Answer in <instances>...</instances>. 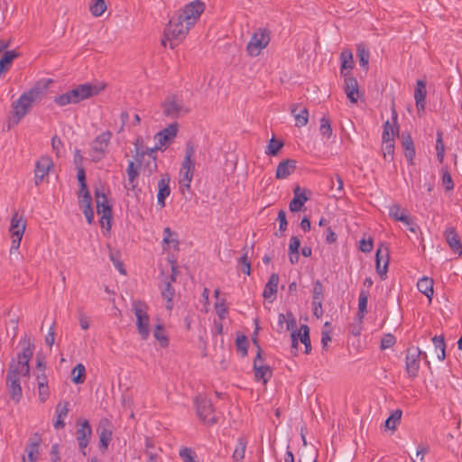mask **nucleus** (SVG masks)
<instances>
[{"instance_id": "37", "label": "nucleus", "mask_w": 462, "mask_h": 462, "mask_svg": "<svg viewBox=\"0 0 462 462\" xmlns=\"http://www.w3.org/2000/svg\"><path fill=\"white\" fill-rule=\"evenodd\" d=\"M247 441L245 438H239L236 443V446L235 448V450L233 452L232 457L235 462H242L245 454V448H246Z\"/></svg>"}, {"instance_id": "35", "label": "nucleus", "mask_w": 462, "mask_h": 462, "mask_svg": "<svg viewBox=\"0 0 462 462\" xmlns=\"http://www.w3.org/2000/svg\"><path fill=\"white\" fill-rule=\"evenodd\" d=\"M195 153V148L193 144L188 143L185 149V157L181 164L180 171H194V162L192 161V157Z\"/></svg>"}, {"instance_id": "2", "label": "nucleus", "mask_w": 462, "mask_h": 462, "mask_svg": "<svg viewBox=\"0 0 462 462\" xmlns=\"http://www.w3.org/2000/svg\"><path fill=\"white\" fill-rule=\"evenodd\" d=\"M22 352L17 355V361L13 360L10 363L8 376L17 377L21 379L23 376H28L30 373L29 362L32 357L34 351V344L30 337L24 335L21 339Z\"/></svg>"}, {"instance_id": "56", "label": "nucleus", "mask_w": 462, "mask_h": 462, "mask_svg": "<svg viewBox=\"0 0 462 462\" xmlns=\"http://www.w3.org/2000/svg\"><path fill=\"white\" fill-rule=\"evenodd\" d=\"M79 207H87V206H91L92 205V199H91V195H90V192L88 191V189H83V191H81V189H79Z\"/></svg>"}, {"instance_id": "9", "label": "nucleus", "mask_w": 462, "mask_h": 462, "mask_svg": "<svg viewBox=\"0 0 462 462\" xmlns=\"http://www.w3.org/2000/svg\"><path fill=\"white\" fill-rule=\"evenodd\" d=\"M198 416L208 424L217 422V417L213 408L212 402L206 396L199 395L195 399Z\"/></svg>"}, {"instance_id": "5", "label": "nucleus", "mask_w": 462, "mask_h": 462, "mask_svg": "<svg viewBox=\"0 0 462 462\" xmlns=\"http://www.w3.org/2000/svg\"><path fill=\"white\" fill-rule=\"evenodd\" d=\"M148 305L142 300L133 302V310L136 318V328L143 340H147L150 336V317Z\"/></svg>"}, {"instance_id": "63", "label": "nucleus", "mask_w": 462, "mask_h": 462, "mask_svg": "<svg viewBox=\"0 0 462 462\" xmlns=\"http://www.w3.org/2000/svg\"><path fill=\"white\" fill-rule=\"evenodd\" d=\"M300 241L297 236H291L289 244V254H299Z\"/></svg>"}, {"instance_id": "3", "label": "nucleus", "mask_w": 462, "mask_h": 462, "mask_svg": "<svg viewBox=\"0 0 462 462\" xmlns=\"http://www.w3.org/2000/svg\"><path fill=\"white\" fill-rule=\"evenodd\" d=\"M43 88L44 87L37 83L30 89L24 91L20 97L12 104L16 124L26 116L35 102L42 99Z\"/></svg>"}, {"instance_id": "42", "label": "nucleus", "mask_w": 462, "mask_h": 462, "mask_svg": "<svg viewBox=\"0 0 462 462\" xmlns=\"http://www.w3.org/2000/svg\"><path fill=\"white\" fill-rule=\"evenodd\" d=\"M382 152L385 161L392 162L394 153V140H382Z\"/></svg>"}, {"instance_id": "45", "label": "nucleus", "mask_w": 462, "mask_h": 462, "mask_svg": "<svg viewBox=\"0 0 462 462\" xmlns=\"http://www.w3.org/2000/svg\"><path fill=\"white\" fill-rule=\"evenodd\" d=\"M432 343L435 346L436 350H439V353H438V358L440 361H443L446 357V344L444 341L443 336H434L432 337Z\"/></svg>"}, {"instance_id": "23", "label": "nucleus", "mask_w": 462, "mask_h": 462, "mask_svg": "<svg viewBox=\"0 0 462 462\" xmlns=\"http://www.w3.org/2000/svg\"><path fill=\"white\" fill-rule=\"evenodd\" d=\"M444 236L449 247L454 253L462 254V245L460 238L454 227H448L444 232Z\"/></svg>"}, {"instance_id": "21", "label": "nucleus", "mask_w": 462, "mask_h": 462, "mask_svg": "<svg viewBox=\"0 0 462 462\" xmlns=\"http://www.w3.org/2000/svg\"><path fill=\"white\" fill-rule=\"evenodd\" d=\"M6 386L11 399L19 402L23 396L21 379L6 375Z\"/></svg>"}, {"instance_id": "53", "label": "nucleus", "mask_w": 462, "mask_h": 462, "mask_svg": "<svg viewBox=\"0 0 462 462\" xmlns=\"http://www.w3.org/2000/svg\"><path fill=\"white\" fill-rule=\"evenodd\" d=\"M324 300V287L320 281L317 280L313 284L312 301Z\"/></svg>"}, {"instance_id": "59", "label": "nucleus", "mask_w": 462, "mask_h": 462, "mask_svg": "<svg viewBox=\"0 0 462 462\" xmlns=\"http://www.w3.org/2000/svg\"><path fill=\"white\" fill-rule=\"evenodd\" d=\"M442 184L445 187V189L448 191L452 190L454 189L453 180L451 178L450 173L447 170H443Z\"/></svg>"}, {"instance_id": "50", "label": "nucleus", "mask_w": 462, "mask_h": 462, "mask_svg": "<svg viewBox=\"0 0 462 462\" xmlns=\"http://www.w3.org/2000/svg\"><path fill=\"white\" fill-rule=\"evenodd\" d=\"M357 56L359 58L360 65L367 69L370 58L369 51L360 44L357 46Z\"/></svg>"}, {"instance_id": "6", "label": "nucleus", "mask_w": 462, "mask_h": 462, "mask_svg": "<svg viewBox=\"0 0 462 462\" xmlns=\"http://www.w3.org/2000/svg\"><path fill=\"white\" fill-rule=\"evenodd\" d=\"M205 3L201 0H194L186 4L182 8L176 11L185 23L192 27L199 21L200 15L205 11Z\"/></svg>"}, {"instance_id": "18", "label": "nucleus", "mask_w": 462, "mask_h": 462, "mask_svg": "<svg viewBox=\"0 0 462 462\" xmlns=\"http://www.w3.org/2000/svg\"><path fill=\"white\" fill-rule=\"evenodd\" d=\"M389 264V249L387 246L381 245L375 254V266L378 274L382 279L384 278Z\"/></svg>"}, {"instance_id": "41", "label": "nucleus", "mask_w": 462, "mask_h": 462, "mask_svg": "<svg viewBox=\"0 0 462 462\" xmlns=\"http://www.w3.org/2000/svg\"><path fill=\"white\" fill-rule=\"evenodd\" d=\"M72 382L76 384L83 383L86 379V368L84 365L78 364L71 371Z\"/></svg>"}, {"instance_id": "7", "label": "nucleus", "mask_w": 462, "mask_h": 462, "mask_svg": "<svg viewBox=\"0 0 462 462\" xmlns=\"http://www.w3.org/2000/svg\"><path fill=\"white\" fill-rule=\"evenodd\" d=\"M25 228V220L23 218V217H20L17 212H15L11 218L9 227V232L12 237V244L10 248L11 254L18 251Z\"/></svg>"}, {"instance_id": "13", "label": "nucleus", "mask_w": 462, "mask_h": 462, "mask_svg": "<svg viewBox=\"0 0 462 462\" xmlns=\"http://www.w3.org/2000/svg\"><path fill=\"white\" fill-rule=\"evenodd\" d=\"M254 343L257 346V354L253 365L254 378L256 381H263V383L266 384L273 375V371L269 365L260 364L262 361V349L256 338H254Z\"/></svg>"}, {"instance_id": "27", "label": "nucleus", "mask_w": 462, "mask_h": 462, "mask_svg": "<svg viewBox=\"0 0 462 462\" xmlns=\"http://www.w3.org/2000/svg\"><path fill=\"white\" fill-rule=\"evenodd\" d=\"M169 183L170 178L167 175L158 181L157 202L162 208L165 207V199L171 194Z\"/></svg>"}, {"instance_id": "46", "label": "nucleus", "mask_w": 462, "mask_h": 462, "mask_svg": "<svg viewBox=\"0 0 462 462\" xmlns=\"http://www.w3.org/2000/svg\"><path fill=\"white\" fill-rule=\"evenodd\" d=\"M436 151L438 161L442 163L445 156V145L443 142V133L441 130L437 131Z\"/></svg>"}, {"instance_id": "12", "label": "nucleus", "mask_w": 462, "mask_h": 462, "mask_svg": "<svg viewBox=\"0 0 462 462\" xmlns=\"http://www.w3.org/2000/svg\"><path fill=\"white\" fill-rule=\"evenodd\" d=\"M421 355H423L424 358H427L426 353H422L417 346H411L407 349L405 370L409 377L415 378L418 375L420 369V356Z\"/></svg>"}, {"instance_id": "55", "label": "nucleus", "mask_w": 462, "mask_h": 462, "mask_svg": "<svg viewBox=\"0 0 462 462\" xmlns=\"http://www.w3.org/2000/svg\"><path fill=\"white\" fill-rule=\"evenodd\" d=\"M319 132L326 138H330V136L332 135V127L330 125V121L326 116H323L320 119Z\"/></svg>"}, {"instance_id": "16", "label": "nucleus", "mask_w": 462, "mask_h": 462, "mask_svg": "<svg viewBox=\"0 0 462 462\" xmlns=\"http://www.w3.org/2000/svg\"><path fill=\"white\" fill-rule=\"evenodd\" d=\"M77 440L79 447L83 456H86V448L89 444V440L92 435V429L89 422L87 420H79L77 422Z\"/></svg>"}, {"instance_id": "43", "label": "nucleus", "mask_w": 462, "mask_h": 462, "mask_svg": "<svg viewBox=\"0 0 462 462\" xmlns=\"http://www.w3.org/2000/svg\"><path fill=\"white\" fill-rule=\"evenodd\" d=\"M369 292L364 289L361 290L358 298V317L362 319L366 313L367 310V301H368Z\"/></svg>"}, {"instance_id": "51", "label": "nucleus", "mask_w": 462, "mask_h": 462, "mask_svg": "<svg viewBox=\"0 0 462 462\" xmlns=\"http://www.w3.org/2000/svg\"><path fill=\"white\" fill-rule=\"evenodd\" d=\"M54 102L60 106H64L69 104H76L73 97L71 96L70 90L55 97Z\"/></svg>"}, {"instance_id": "40", "label": "nucleus", "mask_w": 462, "mask_h": 462, "mask_svg": "<svg viewBox=\"0 0 462 462\" xmlns=\"http://www.w3.org/2000/svg\"><path fill=\"white\" fill-rule=\"evenodd\" d=\"M298 336L301 343L305 346V353L309 354L311 350L310 338V328L307 325H301L298 332Z\"/></svg>"}, {"instance_id": "1", "label": "nucleus", "mask_w": 462, "mask_h": 462, "mask_svg": "<svg viewBox=\"0 0 462 462\" xmlns=\"http://www.w3.org/2000/svg\"><path fill=\"white\" fill-rule=\"evenodd\" d=\"M191 25L188 24L178 14H174L163 30L162 44L166 47L169 43L171 49L178 46L189 34Z\"/></svg>"}, {"instance_id": "48", "label": "nucleus", "mask_w": 462, "mask_h": 462, "mask_svg": "<svg viewBox=\"0 0 462 462\" xmlns=\"http://www.w3.org/2000/svg\"><path fill=\"white\" fill-rule=\"evenodd\" d=\"M282 147L283 143L273 137L266 147L265 153L271 156H276Z\"/></svg>"}, {"instance_id": "8", "label": "nucleus", "mask_w": 462, "mask_h": 462, "mask_svg": "<svg viewBox=\"0 0 462 462\" xmlns=\"http://www.w3.org/2000/svg\"><path fill=\"white\" fill-rule=\"evenodd\" d=\"M95 199L97 205V212L101 216L100 225L106 227L107 231L111 228L112 208L105 193L100 189H96Z\"/></svg>"}, {"instance_id": "61", "label": "nucleus", "mask_w": 462, "mask_h": 462, "mask_svg": "<svg viewBox=\"0 0 462 462\" xmlns=\"http://www.w3.org/2000/svg\"><path fill=\"white\" fill-rule=\"evenodd\" d=\"M396 342V339L393 335L386 334L381 340V348L386 349L393 346Z\"/></svg>"}, {"instance_id": "52", "label": "nucleus", "mask_w": 462, "mask_h": 462, "mask_svg": "<svg viewBox=\"0 0 462 462\" xmlns=\"http://www.w3.org/2000/svg\"><path fill=\"white\" fill-rule=\"evenodd\" d=\"M244 254L243 255L238 259V263L242 265V272L246 274L250 275L251 273V264L248 260V248L245 247L243 249Z\"/></svg>"}, {"instance_id": "64", "label": "nucleus", "mask_w": 462, "mask_h": 462, "mask_svg": "<svg viewBox=\"0 0 462 462\" xmlns=\"http://www.w3.org/2000/svg\"><path fill=\"white\" fill-rule=\"evenodd\" d=\"M179 455L183 462H195L191 448H180Z\"/></svg>"}, {"instance_id": "32", "label": "nucleus", "mask_w": 462, "mask_h": 462, "mask_svg": "<svg viewBox=\"0 0 462 462\" xmlns=\"http://www.w3.org/2000/svg\"><path fill=\"white\" fill-rule=\"evenodd\" d=\"M402 145L404 149V155L411 164H413V159L415 156V148L412 138L408 134H402Z\"/></svg>"}, {"instance_id": "30", "label": "nucleus", "mask_w": 462, "mask_h": 462, "mask_svg": "<svg viewBox=\"0 0 462 462\" xmlns=\"http://www.w3.org/2000/svg\"><path fill=\"white\" fill-rule=\"evenodd\" d=\"M128 182L125 185L128 190L135 191L136 179L139 176L138 166L134 162L130 161L126 169Z\"/></svg>"}, {"instance_id": "15", "label": "nucleus", "mask_w": 462, "mask_h": 462, "mask_svg": "<svg viewBox=\"0 0 462 462\" xmlns=\"http://www.w3.org/2000/svg\"><path fill=\"white\" fill-rule=\"evenodd\" d=\"M105 86L98 87L96 85H92L89 83H85L77 86L73 89H71V96L73 97L75 103L78 104L85 99L92 97L94 96L98 95L103 89Z\"/></svg>"}, {"instance_id": "44", "label": "nucleus", "mask_w": 462, "mask_h": 462, "mask_svg": "<svg viewBox=\"0 0 462 462\" xmlns=\"http://www.w3.org/2000/svg\"><path fill=\"white\" fill-rule=\"evenodd\" d=\"M106 10V4L105 0H91L89 5V11L94 16H101Z\"/></svg>"}, {"instance_id": "19", "label": "nucleus", "mask_w": 462, "mask_h": 462, "mask_svg": "<svg viewBox=\"0 0 462 462\" xmlns=\"http://www.w3.org/2000/svg\"><path fill=\"white\" fill-rule=\"evenodd\" d=\"M389 215L394 220L401 221L406 226H408L410 231L413 233L416 231L412 220L408 215H406L405 210L401 208L400 205L394 204L391 206L389 208Z\"/></svg>"}, {"instance_id": "11", "label": "nucleus", "mask_w": 462, "mask_h": 462, "mask_svg": "<svg viewBox=\"0 0 462 462\" xmlns=\"http://www.w3.org/2000/svg\"><path fill=\"white\" fill-rule=\"evenodd\" d=\"M270 42V35L267 30L259 29L254 32L247 43L246 50L250 56L255 57L261 53Z\"/></svg>"}, {"instance_id": "25", "label": "nucleus", "mask_w": 462, "mask_h": 462, "mask_svg": "<svg viewBox=\"0 0 462 462\" xmlns=\"http://www.w3.org/2000/svg\"><path fill=\"white\" fill-rule=\"evenodd\" d=\"M69 402H60L56 408H55V413H56V420L53 423V427L56 430L63 429L65 426L64 419L68 416L69 411Z\"/></svg>"}, {"instance_id": "58", "label": "nucleus", "mask_w": 462, "mask_h": 462, "mask_svg": "<svg viewBox=\"0 0 462 462\" xmlns=\"http://www.w3.org/2000/svg\"><path fill=\"white\" fill-rule=\"evenodd\" d=\"M236 345L237 350L242 353L243 356L247 355L248 341L245 336H240L236 337Z\"/></svg>"}, {"instance_id": "47", "label": "nucleus", "mask_w": 462, "mask_h": 462, "mask_svg": "<svg viewBox=\"0 0 462 462\" xmlns=\"http://www.w3.org/2000/svg\"><path fill=\"white\" fill-rule=\"evenodd\" d=\"M111 439L112 431L108 429L103 428L99 432V448L102 451L106 450Z\"/></svg>"}, {"instance_id": "10", "label": "nucleus", "mask_w": 462, "mask_h": 462, "mask_svg": "<svg viewBox=\"0 0 462 462\" xmlns=\"http://www.w3.org/2000/svg\"><path fill=\"white\" fill-rule=\"evenodd\" d=\"M112 134L110 131H106L97 135L91 143L89 155L93 162L101 161L106 153V149L110 143Z\"/></svg>"}, {"instance_id": "60", "label": "nucleus", "mask_w": 462, "mask_h": 462, "mask_svg": "<svg viewBox=\"0 0 462 462\" xmlns=\"http://www.w3.org/2000/svg\"><path fill=\"white\" fill-rule=\"evenodd\" d=\"M38 393L41 402H45L49 398L50 391L48 384L39 383L38 385Z\"/></svg>"}, {"instance_id": "26", "label": "nucleus", "mask_w": 462, "mask_h": 462, "mask_svg": "<svg viewBox=\"0 0 462 462\" xmlns=\"http://www.w3.org/2000/svg\"><path fill=\"white\" fill-rule=\"evenodd\" d=\"M345 78V92L351 103L357 102L358 84L354 77L346 76Z\"/></svg>"}, {"instance_id": "54", "label": "nucleus", "mask_w": 462, "mask_h": 462, "mask_svg": "<svg viewBox=\"0 0 462 462\" xmlns=\"http://www.w3.org/2000/svg\"><path fill=\"white\" fill-rule=\"evenodd\" d=\"M402 418V411L396 410L386 420L385 427L390 430H395L397 423L400 422Z\"/></svg>"}, {"instance_id": "62", "label": "nucleus", "mask_w": 462, "mask_h": 462, "mask_svg": "<svg viewBox=\"0 0 462 462\" xmlns=\"http://www.w3.org/2000/svg\"><path fill=\"white\" fill-rule=\"evenodd\" d=\"M77 178L79 183V189H81V191H83V189H87L86 173L82 167L77 168Z\"/></svg>"}, {"instance_id": "57", "label": "nucleus", "mask_w": 462, "mask_h": 462, "mask_svg": "<svg viewBox=\"0 0 462 462\" xmlns=\"http://www.w3.org/2000/svg\"><path fill=\"white\" fill-rule=\"evenodd\" d=\"M343 180L339 175L336 176V182L334 180H331V189H336V193L333 195L335 198H341L344 194L343 190Z\"/></svg>"}, {"instance_id": "20", "label": "nucleus", "mask_w": 462, "mask_h": 462, "mask_svg": "<svg viewBox=\"0 0 462 462\" xmlns=\"http://www.w3.org/2000/svg\"><path fill=\"white\" fill-rule=\"evenodd\" d=\"M297 162L293 159H287L281 162L275 171V178L284 180L288 178L296 170Z\"/></svg>"}, {"instance_id": "49", "label": "nucleus", "mask_w": 462, "mask_h": 462, "mask_svg": "<svg viewBox=\"0 0 462 462\" xmlns=\"http://www.w3.org/2000/svg\"><path fill=\"white\" fill-rule=\"evenodd\" d=\"M153 337L159 341L160 345L162 347H165L169 344V339L164 333V328L162 325L158 324L155 326L153 329Z\"/></svg>"}, {"instance_id": "14", "label": "nucleus", "mask_w": 462, "mask_h": 462, "mask_svg": "<svg viewBox=\"0 0 462 462\" xmlns=\"http://www.w3.org/2000/svg\"><path fill=\"white\" fill-rule=\"evenodd\" d=\"M178 130L179 124L177 122H173L157 133L154 135V140L156 142L155 149L164 150L170 143H172L173 139L177 135Z\"/></svg>"}, {"instance_id": "33", "label": "nucleus", "mask_w": 462, "mask_h": 462, "mask_svg": "<svg viewBox=\"0 0 462 462\" xmlns=\"http://www.w3.org/2000/svg\"><path fill=\"white\" fill-rule=\"evenodd\" d=\"M297 105H292L291 107V112L295 118V125L297 127L305 126L309 122V111L306 107H303L297 113Z\"/></svg>"}, {"instance_id": "38", "label": "nucleus", "mask_w": 462, "mask_h": 462, "mask_svg": "<svg viewBox=\"0 0 462 462\" xmlns=\"http://www.w3.org/2000/svg\"><path fill=\"white\" fill-rule=\"evenodd\" d=\"M399 125H393L389 120H387L383 124L382 140H394L395 135L399 136Z\"/></svg>"}, {"instance_id": "22", "label": "nucleus", "mask_w": 462, "mask_h": 462, "mask_svg": "<svg viewBox=\"0 0 462 462\" xmlns=\"http://www.w3.org/2000/svg\"><path fill=\"white\" fill-rule=\"evenodd\" d=\"M293 194L294 197L289 204V208L291 212H298L301 210L309 198L305 195V190L298 185L293 189Z\"/></svg>"}, {"instance_id": "36", "label": "nucleus", "mask_w": 462, "mask_h": 462, "mask_svg": "<svg viewBox=\"0 0 462 462\" xmlns=\"http://www.w3.org/2000/svg\"><path fill=\"white\" fill-rule=\"evenodd\" d=\"M18 57V53L15 51H5L0 59V74L6 72L13 62V60Z\"/></svg>"}, {"instance_id": "4", "label": "nucleus", "mask_w": 462, "mask_h": 462, "mask_svg": "<svg viewBox=\"0 0 462 462\" xmlns=\"http://www.w3.org/2000/svg\"><path fill=\"white\" fill-rule=\"evenodd\" d=\"M162 115L170 119H177L189 112L181 97L175 94L168 95L161 103Z\"/></svg>"}, {"instance_id": "34", "label": "nucleus", "mask_w": 462, "mask_h": 462, "mask_svg": "<svg viewBox=\"0 0 462 462\" xmlns=\"http://www.w3.org/2000/svg\"><path fill=\"white\" fill-rule=\"evenodd\" d=\"M433 280L429 277H422L417 282L418 290L423 293L429 300H431L433 295Z\"/></svg>"}, {"instance_id": "31", "label": "nucleus", "mask_w": 462, "mask_h": 462, "mask_svg": "<svg viewBox=\"0 0 462 462\" xmlns=\"http://www.w3.org/2000/svg\"><path fill=\"white\" fill-rule=\"evenodd\" d=\"M340 74L344 77L347 75L346 72H345L346 69H352L354 68V58L353 53L350 50L345 49L340 53Z\"/></svg>"}, {"instance_id": "24", "label": "nucleus", "mask_w": 462, "mask_h": 462, "mask_svg": "<svg viewBox=\"0 0 462 462\" xmlns=\"http://www.w3.org/2000/svg\"><path fill=\"white\" fill-rule=\"evenodd\" d=\"M279 284V275L273 273L264 286L263 296L265 300L273 302L275 299Z\"/></svg>"}, {"instance_id": "28", "label": "nucleus", "mask_w": 462, "mask_h": 462, "mask_svg": "<svg viewBox=\"0 0 462 462\" xmlns=\"http://www.w3.org/2000/svg\"><path fill=\"white\" fill-rule=\"evenodd\" d=\"M427 95L426 83L423 80H418L414 91V99L418 111H423L425 108V97Z\"/></svg>"}, {"instance_id": "39", "label": "nucleus", "mask_w": 462, "mask_h": 462, "mask_svg": "<svg viewBox=\"0 0 462 462\" xmlns=\"http://www.w3.org/2000/svg\"><path fill=\"white\" fill-rule=\"evenodd\" d=\"M175 295V291L172 288L171 282H167L165 283V287L162 291V296L164 300H166L165 307L168 310H171L173 308V297Z\"/></svg>"}, {"instance_id": "17", "label": "nucleus", "mask_w": 462, "mask_h": 462, "mask_svg": "<svg viewBox=\"0 0 462 462\" xmlns=\"http://www.w3.org/2000/svg\"><path fill=\"white\" fill-rule=\"evenodd\" d=\"M52 167L53 162L49 156H42L36 162L34 169V182L36 186H39L43 181Z\"/></svg>"}, {"instance_id": "29", "label": "nucleus", "mask_w": 462, "mask_h": 462, "mask_svg": "<svg viewBox=\"0 0 462 462\" xmlns=\"http://www.w3.org/2000/svg\"><path fill=\"white\" fill-rule=\"evenodd\" d=\"M40 439L31 440L25 447V453L27 457H23V462H37L40 451Z\"/></svg>"}]
</instances>
